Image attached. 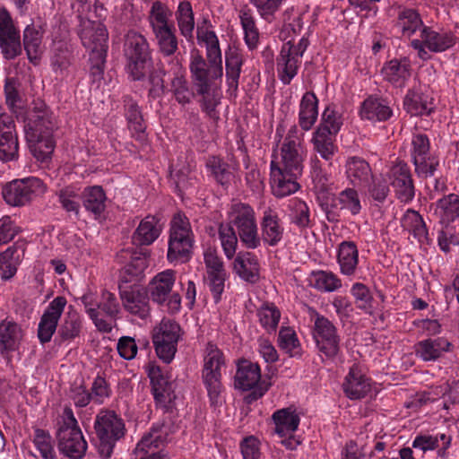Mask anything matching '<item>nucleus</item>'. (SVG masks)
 <instances>
[{"label": "nucleus", "mask_w": 459, "mask_h": 459, "mask_svg": "<svg viewBox=\"0 0 459 459\" xmlns=\"http://www.w3.org/2000/svg\"><path fill=\"white\" fill-rule=\"evenodd\" d=\"M177 21L181 34L187 39L193 38L195 28L194 13L189 2H181L177 11Z\"/></svg>", "instance_id": "obj_46"}, {"label": "nucleus", "mask_w": 459, "mask_h": 459, "mask_svg": "<svg viewBox=\"0 0 459 459\" xmlns=\"http://www.w3.org/2000/svg\"><path fill=\"white\" fill-rule=\"evenodd\" d=\"M161 226L154 216L143 219L133 234V241L136 245H151L160 236Z\"/></svg>", "instance_id": "obj_36"}, {"label": "nucleus", "mask_w": 459, "mask_h": 459, "mask_svg": "<svg viewBox=\"0 0 459 459\" xmlns=\"http://www.w3.org/2000/svg\"><path fill=\"white\" fill-rule=\"evenodd\" d=\"M106 195L101 186H93L84 189L82 201L84 208L95 218L99 217L106 207Z\"/></svg>", "instance_id": "obj_39"}, {"label": "nucleus", "mask_w": 459, "mask_h": 459, "mask_svg": "<svg viewBox=\"0 0 459 459\" xmlns=\"http://www.w3.org/2000/svg\"><path fill=\"white\" fill-rule=\"evenodd\" d=\"M148 376L151 379L155 402L160 406H167L173 398L171 384L162 374L159 366L150 365Z\"/></svg>", "instance_id": "obj_27"}, {"label": "nucleus", "mask_w": 459, "mask_h": 459, "mask_svg": "<svg viewBox=\"0 0 459 459\" xmlns=\"http://www.w3.org/2000/svg\"><path fill=\"white\" fill-rule=\"evenodd\" d=\"M230 223L236 227L242 244L250 249L258 247L261 239L253 208L242 203L233 204L229 212Z\"/></svg>", "instance_id": "obj_10"}, {"label": "nucleus", "mask_w": 459, "mask_h": 459, "mask_svg": "<svg viewBox=\"0 0 459 459\" xmlns=\"http://www.w3.org/2000/svg\"><path fill=\"white\" fill-rule=\"evenodd\" d=\"M410 153L416 173L422 178L434 175L439 160L430 152L429 137L422 133H414L411 137Z\"/></svg>", "instance_id": "obj_14"}, {"label": "nucleus", "mask_w": 459, "mask_h": 459, "mask_svg": "<svg viewBox=\"0 0 459 459\" xmlns=\"http://www.w3.org/2000/svg\"><path fill=\"white\" fill-rule=\"evenodd\" d=\"M145 260L141 257L134 258L119 273L121 283H129V287H137L143 277Z\"/></svg>", "instance_id": "obj_45"}, {"label": "nucleus", "mask_w": 459, "mask_h": 459, "mask_svg": "<svg viewBox=\"0 0 459 459\" xmlns=\"http://www.w3.org/2000/svg\"><path fill=\"white\" fill-rule=\"evenodd\" d=\"M59 202L63 208L77 215L80 209V189L75 186H68L59 195Z\"/></svg>", "instance_id": "obj_61"}, {"label": "nucleus", "mask_w": 459, "mask_h": 459, "mask_svg": "<svg viewBox=\"0 0 459 459\" xmlns=\"http://www.w3.org/2000/svg\"><path fill=\"white\" fill-rule=\"evenodd\" d=\"M309 285L312 287H341L340 280L329 271H316L311 273Z\"/></svg>", "instance_id": "obj_62"}, {"label": "nucleus", "mask_w": 459, "mask_h": 459, "mask_svg": "<svg viewBox=\"0 0 459 459\" xmlns=\"http://www.w3.org/2000/svg\"><path fill=\"white\" fill-rule=\"evenodd\" d=\"M342 125V114L334 106H327L322 114L321 122L317 127L337 134Z\"/></svg>", "instance_id": "obj_55"}, {"label": "nucleus", "mask_w": 459, "mask_h": 459, "mask_svg": "<svg viewBox=\"0 0 459 459\" xmlns=\"http://www.w3.org/2000/svg\"><path fill=\"white\" fill-rule=\"evenodd\" d=\"M98 308L108 316H117L119 312V303L115 294L103 289L98 303Z\"/></svg>", "instance_id": "obj_63"}, {"label": "nucleus", "mask_w": 459, "mask_h": 459, "mask_svg": "<svg viewBox=\"0 0 459 459\" xmlns=\"http://www.w3.org/2000/svg\"><path fill=\"white\" fill-rule=\"evenodd\" d=\"M242 64V56L237 51L225 54L227 84L231 93L238 90Z\"/></svg>", "instance_id": "obj_42"}, {"label": "nucleus", "mask_w": 459, "mask_h": 459, "mask_svg": "<svg viewBox=\"0 0 459 459\" xmlns=\"http://www.w3.org/2000/svg\"><path fill=\"white\" fill-rule=\"evenodd\" d=\"M402 227L411 233L420 243L428 240V230L425 222L419 212L413 210H407L401 219Z\"/></svg>", "instance_id": "obj_40"}, {"label": "nucleus", "mask_w": 459, "mask_h": 459, "mask_svg": "<svg viewBox=\"0 0 459 459\" xmlns=\"http://www.w3.org/2000/svg\"><path fill=\"white\" fill-rule=\"evenodd\" d=\"M80 38L82 45L90 53L107 52L108 31L100 21H92L87 17L82 18L80 24Z\"/></svg>", "instance_id": "obj_15"}, {"label": "nucleus", "mask_w": 459, "mask_h": 459, "mask_svg": "<svg viewBox=\"0 0 459 459\" xmlns=\"http://www.w3.org/2000/svg\"><path fill=\"white\" fill-rule=\"evenodd\" d=\"M304 135L296 125L291 126L280 149L273 153L270 184L272 193L278 198L292 195L300 187L298 178L302 175L307 156Z\"/></svg>", "instance_id": "obj_1"}, {"label": "nucleus", "mask_w": 459, "mask_h": 459, "mask_svg": "<svg viewBox=\"0 0 459 459\" xmlns=\"http://www.w3.org/2000/svg\"><path fill=\"white\" fill-rule=\"evenodd\" d=\"M258 316L261 325L270 333L276 330L281 312L276 306L267 303L258 310Z\"/></svg>", "instance_id": "obj_57"}, {"label": "nucleus", "mask_w": 459, "mask_h": 459, "mask_svg": "<svg viewBox=\"0 0 459 459\" xmlns=\"http://www.w3.org/2000/svg\"><path fill=\"white\" fill-rule=\"evenodd\" d=\"M182 336L180 325L170 318H163L152 330V342L157 356L165 363H170L177 352Z\"/></svg>", "instance_id": "obj_11"}, {"label": "nucleus", "mask_w": 459, "mask_h": 459, "mask_svg": "<svg viewBox=\"0 0 459 459\" xmlns=\"http://www.w3.org/2000/svg\"><path fill=\"white\" fill-rule=\"evenodd\" d=\"M456 42V37L452 31H437L429 27H422L420 39L411 40V46L418 51V56L422 60L430 58L429 52L440 53L452 48Z\"/></svg>", "instance_id": "obj_12"}, {"label": "nucleus", "mask_w": 459, "mask_h": 459, "mask_svg": "<svg viewBox=\"0 0 459 459\" xmlns=\"http://www.w3.org/2000/svg\"><path fill=\"white\" fill-rule=\"evenodd\" d=\"M240 23L244 31V39L249 49H255L259 41V32L250 12L242 10L239 13Z\"/></svg>", "instance_id": "obj_49"}, {"label": "nucleus", "mask_w": 459, "mask_h": 459, "mask_svg": "<svg viewBox=\"0 0 459 459\" xmlns=\"http://www.w3.org/2000/svg\"><path fill=\"white\" fill-rule=\"evenodd\" d=\"M124 54L127 59L126 71L134 80L143 79L151 67L149 44L146 39L136 31H129L126 35Z\"/></svg>", "instance_id": "obj_5"}, {"label": "nucleus", "mask_w": 459, "mask_h": 459, "mask_svg": "<svg viewBox=\"0 0 459 459\" xmlns=\"http://www.w3.org/2000/svg\"><path fill=\"white\" fill-rule=\"evenodd\" d=\"M403 105L406 111L412 116L429 115L434 108L433 99L417 90L408 91Z\"/></svg>", "instance_id": "obj_34"}, {"label": "nucleus", "mask_w": 459, "mask_h": 459, "mask_svg": "<svg viewBox=\"0 0 459 459\" xmlns=\"http://www.w3.org/2000/svg\"><path fill=\"white\" fill-rule=\"evenodd\" d=\"M272 420L274 423V431L281 437L293 435L300 420L291 407L277 410L273 413Z\"/></svg>", "instance_id": "obj_32"}, {"label": "nucleus", "mask_w": 459, "mask_h": 459, "mask_svg": "<svg viewBox=\"0 0 459 459\" xmlns=\"http://www.w3.org/2000/svg\"><path fill=\"white\" fill-rule=\"evenodd\" d=\"M197 40L206 49V58L200 51L193 48L190 52L189 69L196 91L201 95L209 94L213 82L221 81L223 75L222 56L217 35L213 30L198 28Z\"/></svg>", "instance_id": "obj_2"}, {"label": "nucleus", "mask_w": 459, "mask_h": 459, "mask_svg": "<svg viewBox=\"0 0 459 459\" xmlns=\"http://www.w3.org/2000/svg\"><path fill=\"white\" fill-rule=\"evenodd\" d=\"M21 339L22 329L16 323L4 320L0 324V348L2 350H14Z\"/></svg>", "instance_id": "obj_44"}, {"label": "nucleus", "mask_w": 459, "mask_h": 459, "mask_svg": "<svg viewBox=\"0 0 459 459\" xmlns=\"http://www.w3.org/2000/svg\"><path fill=\"white\" fill-rule=\"evenodd\" d=\"M411 65L408 57L392 59L386 62L381 74L385 81L397 88L403 87L411 77Z\"/></svg>", "instance_id": "obj_21"}, {"label": "nucleus", "mask_w": 459, "mask_h": 459, "mask_svg": "<svg viewBox=\"0 0 459 459\" xmlns=\"http://www.w3.org/2000/svg\"><path fill=\"white\" fill-rule=\"evenodd\" d=\"M261 378L260 367L249 360H242L238 365L235 375V386L244 391L256 387Z\"/></svg>", "instance_id": "obj_33"}, {"label": "nucleus", "mask_w": 459, "mask_h": 459, "mask_svg": "<svg viewBox=\"0 0 459 459\" xmlns=\"http://www.w3.org/2000/svg\"><path fill=\"white\" fill-rule=\"evenodd\" d=\"M59 424V450L70 459H81L87 449L82 430L71 409L65 408Z\"/></svg>", "instance_id": "obj_9"}, {"label": "nucleus", "mask_w": 459, "mask_h": 459, "mask_svg": "<svg viewBox=\"0 0 459 459\" xmlns=\"http://www.w3.org/2000/svg\"><path fill=\"white\" fill-rule=\"evenodd\" d=\"M47 192V186L39 178L13 179L2 188L4 201L12 207H23Z\"/></svg>", "instance_id": "obj_7"}, {"label": "nucleus", "mask_w": 459, "mask_h": 459, "mask_svg": "<svg viewBox=\"0 0 459 459\" xmlns=\"http://www.w3.org/2000/svg\"><path fill=\"white\" fill-rule=\"evenodd\" d=\"M261 229L263 240L267 245L274 247L281 241L284 234V227L275 210L266 208L264 211Z\"/></svg>", "instance_id": "obj_26"}, {"label": "nucleus", "mask_w": 459, "mask_h": 459, "mask_svg": "<svg viewBox=\"0 0 459 459\" xmlns=\"http://www.w3.org/2000/svg\"><path fill=\"white\" fill-rule=\"evenodd\" d=\"M24 256V243L15 242L0 254V280L8 281L14 276Z\"/></svg>", "instance_id": "obj_24"}, {"label": "nucleus", "mask_w": 459, "mask_h": 459, "mask_svg": "<svg viewBox=\"0 0 459 459\" xmlns=\"http://www.w3.org/2000/svg\"><path fill=\"white\" fill-rule=\"evenodd\" d=\"M451 343L445 338L426 339L414 346L415 355L423 361H435L450 351Z\"/></svg>", "instance_id": "obj_28"}, {"label": "nucleus", "mask_w": 459, "mask_h": 459, "mask_svg": "<svg viewBox=\"0 0 459 459\" xmlns=\"http://www.w3.org/2000/svg\"><path fill=\"white\" fill-rule=\"evenodd\" d=\"M278 342L281 349L290 357L301 355V347L295 331L290 327H282L279 332Z\"/></svg>", "instance_id": "obj_53"}, {"label": "nucleus", "mask_w": 459, "mask_h": 459, "mask_svg": "<svg viewBox=\"0 0 459 459\" xmlns=\"http://www.w3.org/2000/svg\"><path fill=\"white\" fill-rule=\"evenodd\" d=\"M167 433L168 428L164 425L152 428L137 443L134 449L136 459H164L159 449L167 441Z\"/></svg>", "instance_id": "obj_17"}, {"label": "nucleus", "mask_w": 459, "mask_h": 459, "mask_svg": "<svg viewBox=\"0 0 459 459\" xmlns=\"http://www.w3.org/2000/svg\"><path fill=\"white\" fill-rule=\"evenodd\" d=\"M335 136L336 134L320 127H316L313 132L311 143L314 151L316 152L322 159L330 160L336 153L338 147L335 144Z\"/></svg>", "instance_id": "obj_35"}, {"label": "nucleus", "mask_w": 459, "mask_h": 459, "mask_svg": "<svg viewBox=\"0 0 459 459\" xmlns=\"http://www.w3.org/2000/svg\"><path fill=\"white\" fill-rule=\"evenodd\" d=\"M19 157V142L13 118L0 115V160L9 162Z\"/></svg>", "instance_id": "obj_16"}, {"label": "nucleus", "mask_w": 459, "mask_h": 459, "mask_svg": "<svg viewBox=\"0 0 459 459\" xmlns=\"http://www.w3.org/2000/svg\"><path fill=\"white\" fill-rule=\"evenodd\" d=\"M393 115V110L385 99L369 96L360 106L359 116L363 120L372 122H381L389 119Z\"/></svg>", "instance_id": "obj_25"}, {"label": "nucleus", "mask_w": 459, "mask_h": 459, "mask_svg": "<svg viewBox=\"0 0 459 459\" xmlns=\"http://www.w3.org/2000/svg\"><path fill=\"white\" fill-rule=\"evenodd\" d=\"M318 117V99L312 91H307L299 107V128L301 132L312 129Z\"/></svg>", "instance_id": "obj_29"}, {"label": "nucleus", "mask_w": 459, "mask_h": 459, "mask_svg": "<svg viewBox=\"0 0 459 459\" xmlns=\"http://www.w3.org/2000/svg\"><path fill=\"white\" fill-rule=\"evenodd\" d=\"M120 297L125 308L131 314L144 318L149 313L147 289H121Z\"/></svg>", "instance_id": "obj_23"}, {"label": "nucleus", "mask_w": 459, "mask_h": 459, "mask_svg": "<svg viewBox=\"0 0 459 459\" xmlns=\"http://www.w3.org/2000/svg\"><path fill=\"white\" fill-rule=\"evenodd\" d=\"M333 205L344 210L351 215H358L361 209L362 204L358 192L354 188H345L341 191L334 199Z\"/></svg>", "instance_id": "obj_43"}, {"label": "nucleus", "mask_w": 459, "mask_h": 459, "mask_svg": "<svg viewBox=\"0 0 459 459\" xmlns=\"http://www.w3.org/2000/svg\"><path fill=\"white\" fill-rule=\"evenodd\" d=\"M57 325V298H55L48 309L43 314L39 324L38 335L41 342H49Z\"/></svg>", "instance_id": "obj_41"}, {"label": "nucleus", "mask_w": 459, "mask_h": 459, "mask_svg": "<svg viewBox=\"0 0 459 459\" xmlns=\"http://www.w3.org/2000/svg\"><path fill=\"white\" fill-rule=\"evenodd\" d=\"M338 263L343 274H352L359 263V252L354 242L343 241L338 249Z\"/></svg>", "instance_id": "obj_38"}, {"label": "nucleus", "mask_w": 459, "mask_h": 459, "mask_svg": "<svg viewBox=\"0 0 459 459\" xmlns=\"http://www.w3.org/2000/svg\"><path fill=\"white\" fill-rule=\"evenodd\" d=\"M0 48L4 57L13 59L22 52L19 30L0 38Z\"/></svg>", "instance_id": "obj_60"}, {"label": "nucleus", "mask_w": 459, "mask_h": 459, "mask_svg": "<svg viewBox=\"0 0 459 459\" xmlns=\"http://www.w3.org/2000/svg\"><path fill=\"white\" fill-rule=\"evenodd\" d=\"M25 137L33 157L48 165L56 149L55 126L47 111H30L24 120Z\"/></svg>", "instance_id": "obj_3"}, {"label": "nucleus", "mask_w": 459, "mask_h": 459, "mask_svg": "<svg viewBox=\"0 0 459 459\" xmlns=\"http://www.w3.org/2000/svg\"><path fill=\"white\" fill-rule=\"evenodd\" d=\"M315 316L313 338L321 357L334 359L340 352V337L334 325L326 317L313 311Z\"/></svg>", "instance_id": "obj_13"}, {"label": "nucleus", "mask_w": 459, "mask_h": 459, "mask_svg": "<svg viewBox=\"0 0 459 459\" xmlns=\"http://www.w3.org/2000/svg\"><path fill=\"white\" fill-rule=\"evenodd\" d=\"M345 168L347 178L353 186H366L372 178L371 169L363 159L351 157L347 160Z\"/></svg>", "instance_id": "obj_37"}, {"label": "nucleus", "mask_w": 459, "mask_h": 459, "mask_svg": "<svg viewBox=\"0 0 459 459\" xmlns=\"http://www.w3.org/2000/svg\"><path fill=\"white\" fill-rule=\"evenodd\" d=\"M225 365L222 351L213 343H208L204 352L202 379L211 403H221V368Z\"/></svg>", "instance_id": "obj_6"}, {"label": "nucleus", "mask_w": 459, "mask_h": 459, "mask_svg": "<svg viewBox=\"0 0 459 459\" xmlns=\"http://www.w3.org/2000/svg\"><path fill=\"white\" fill-rule=\"evenodd\" d=\"M290 218L292 223L299 228L308 227L310 224V212L307 204L297 198L289 201Z\"/></svg>", "instance_id": "obj_50"}, {"label": "nucleus", "mask_w": 459, "mask_h": 459, "mask_svg": "<svg viewBox=\"0 0 459 459\" xmlns=\"http://www.w3.org/2000/svg\"><path fill=\"white\" fill-rule=\"evenodd\" d=\"M204 260L206 267L204 282L209 287H224L229 273L224 268L221 258L217 250L209 247L204 252Z\"/></svg>", "instance_id": "obj_20"}, {"label": "nucleus", "mask_w": 459, "mask_h": 459, "mask_svg": "<svg viewBox=\"0 0 459 459\" xmlns=\"http://www.w3.org/2000/svg\"><path fill=\"white\" fill-rule=\"evenodd\" d=\"M195 235L188 218L176 213L169 228V248L167 258L171 264H184L191 258Z\"/></svg>", "instance_id": "obj_4"}, {"label": "nucleus", "mask_w": 459, "mask_h": 459, "mask_svg": "<svg viewBox=\"0 0 459 459\" xmlns=\"http://www.w3.org/2000/svg\"><path fill=\"white\" fill-rule=\"evenodd\" d=\"M342 388L344 394L350 399H361L371 391V380L366 376L359 365L354 364L350 368L345 377Z\"/></svg>", "instance_id": "obj_18"}, {"label": "nucleus", "mask_w": 459, "mask_h": 459, "mask_svg": "<svg viewBox=\"0 0 459 459\" xmlns=\"http://www.w3.org/2000/svg\"><path fill=\"white\" fill-rule=\"evenodd\" d=\"M171 91L176 100L181 105L189 103L194 97V92L189 88L186 79L185 72L181 71V68H178L171 81Z\"/></svg>", "instance_id": "obj_47"}, {"label": "nucleus", "mask_w": 459, "mask_h": 459, "mask_svg": "<svg viewBox=\"0 0 459 459\" xmlns=\"http://www.w3.org/2000/svg\"><path fill=\"white\" fill-rule=\"evenodd\" d=\"M125 112L130 130L135 133H143L145 126L138 105L129 98L125 100Z\"/></svg>", "instance_id": "obj_58"}, {"label": "nucleus", "mask_w": 459, "mask_h": 459, "mask_svg": "<svg viewBox=\"0 0 459 459\" xmlns=\"http://www.w3.org/2000/svg\"><path fill=\"white\" fill-rule=\"evenodd\" d=\"M170 16L171 12L166 4L159 1L154 2L149 13V22L152 31L169 27L168 22Z\"/></svg>", "instance_id": "obj_56"}, {"label": "nucleus", "mask_w": 459, "mask_h": 459, "mask_svg": "<svg viewBox=\"0 0 459 459\" xmlns=\"http://www.w3.org/2000/svg\"><path fill=\"white\" fill-rule=\"evenodd\" d=\"M301 60L291 54L290 47L282 46L277 57L276 68L280 81L289 85L297 75Z\"/></svg>", "instance_id": "obj_30"}, {"label": "nucleus", "mask_w": 459, "mask_h": 459, "mask_svg": "<svg viewBox=\"0 0 459 459\" xmlns=\"http://www.w3.org/2000/svg\"><path fill=\"white\" fill-rule=\"evenodd\" d=\"M206 167L214 179L221 185H225L230 180L231 173L229 171V166L221 158L215 156L209 158Z\"/></svg>", "instance_id": "obj_59"}, {"label": "nucleus", "mask_w": 459, "mask_h": 459, "mask_svg": "<svg viewBox=\"0 0 459 459\" xmlns=\"http://www.w3.org/2000/svg\"><path fill=\"white\" fill-rule=\"evenodd\" d=\"M94 428L99 438L98 451L103 458L113 453L116 442L125 434V424L114 411H100L96 417Z\"/></svg>", "instance_id": "obj_8"}, {"label": "nucleus", "mask_w": 459, "mask_h": 459, "mask_svg": "<svg viewBox=\"0 0 459 459\" xmlns=\"http://www.w3.org/2000/svg\"><path fill=\"white\" fill-rule=\"evenodd\" d=\"M398 25L405 37L412 36L423 26L420 14L413 9H403L398 14Z\"/></svg>", "instance_id": "obj_48"}, {"label": "nucleus", "mask_w": 459, "mask_h": 459, "mask_svg": "<svg viewBox=\"0 0 459 459\" xmlns=\"http://www.w3.org/2000/svg\"><path fill=\"white\" fill-rule=\"evenodd\" d=\"M218 236L226 258L231 260L238 247V237L234 229L231 225L221 224L219 227Z\"/></svg>", "instance_id": "obj_51"}, {"label": "nucleus", "mask_w": 459, "mask_h": 459, "mask_svg": "<svg viewBox=\"0 0 459 459\" xmlns=\"http://www.w3.org/2000/svg\"><path fill=\"white\" fill-rule=\"evenodd\" d=\"M433 215L442 223H449L459 218V195L448 194L430 205Z\"/></svg>", "instance_id": "obj_31"}, {"label": "nucleus", "mask_w": 459, "mask_h": 459, "mask_svg": "<svg viewBox=\"0 0 459 459\" xmlns=\"http://www.w3.org/2000/svg\"><path fill=\"white\" fill-rule=\"evenodd\" d=\"M389 178L401 202L408 203L413 199L414 186L407 164L403 162L396 163L391 168Z\"/></svg>", "instance_id": "obj_19"}, {"label": "nucleus", "mask_w": 459, "mask_h": 459, "mask_svg": "<svg viewBox=\"0 0 459 459\" xmlns=\"http://www.w3.org/2000/svg\"><path fill=\"white\" fill-rule=\"evenodd\" d=\"M233 272L243 281L254 284L260 276V264L257 257L249 252L238 253L232 264Z\"/></svg>", "instance_id": "obj_22"}, {"label": "nucleus", "mask_w": 459, "mask_h": 459, "mask_svg": "<svg viewBox=\"0 0 459 459\" xmlns=\"http://www.w3.org/2000/svg\"><path fill=\"white\" fill-rule=\"evenodd\" d=\"M160 51L165 56L173 55L178 49V39L173 27H166L153 30Z\"/></svg>", "instance_id": "obj_52"}, {"label": "nucleus", "mask_w": 459, "mask_h": 459, "mask_svg": "<svg viewBox=\"0 0 459 459\" xmlns=\"http://www.w3.org/2000/svg\"><path fill=\"white\" fill-rule=\"evenodd\" d=\"M34 444L44 459H55L50 436L44 430H35Z\"/></svg>", "instance_id": "obj_64"}, {"label": "nucleus", "mask_w": 459, "mask_h": 459, "mask_svg": "<svg viewBox=\"0 0 459 459\" xmlns=\"http://www.w3.org/2000/svg\"><path fill=\"white\" fill-rule=\"evenodd\" d=\"M23 43L28 57L35 62L41 52V36L32 25H28L23 32Z\"/></svg>", "instance_id": "obj_54"}]
</instances>
